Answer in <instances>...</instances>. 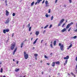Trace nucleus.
<instances>
[{
  "mask_svg": "<svg viewBox=\"0 0 77 77\" xmlns=\"http://www.w3.org/2000/svg\"><path fill=\"white\" fill-rule=\"evenodd\" d=\"M15 43H13L11 44V50H13L14 49V48H15Z\"/></svg>",
  "mask_w": 77,
  "mask_h": 77,
  "instance_id": "obj_1",
  "label": "nucleus"
},
{
  "mask_svg": "<svg viewBox=\"0 0 77 77\" xmlns=\"http://www.w3.org/2000/svg\"><path fill=\"white\" fill-rule=\"evenodd\" d=\"M24 57L25 59H27L29 57V55L27 54H26V52L25 51L24 52Z\"/></svg>",
  "mask_w": 77,
  "mask_h": 77,
  "instance_id": "obj_2",
  "label": "nucleus"
},
{
  "mask_svg": "<svg viewBox=\"0 0 77 77\" xmlns=\"http://www.w3.org/2000/svg\"><path fill=\"white\" fill-rule=\"evenodd\" d=\"M45 7H49L50 5H48L49 3H48V1H46L45 2Z\"/></svg>",
  "mask_w": 77,
  "mask_h": 77,
  "instance_id": "obj_3",
  "label": "nucleus"
},
{
  "mask_svg": "<svg viewBox=\"0 0 77 77\" xmlns=\"http://www.w3.org/2000/svg\"><path fill=\"white\" fill-rule=\"evenodd\" d=\"M10 21V20L9 19V18H8L5 22V24H8L9 23V21Z\"/></svg>",
  "mask_w": 77,
  "mask_h": 77,
  "instance_id": "obj_4",
  "label": "nucleus"
},
{
  "mask_svg": "<svg viewBox=\"0 0 77 77\" xmlns=\"http://www.w3.org/2000/svg\"><path fill=\"white\" fill-rule=\"evenodd\" d=\"M42 0H37V2H36L35 4V5H36L37 4H39L41 2Z\"/></svg>",
  "mask_w": 77,
  "mask_h": 77,
  "instance_id": "obj_5",
  "label": "nucleus"
},
{
  "mask_svg": "<svg viewBox=\"0 0 77 77\" xmlns=\"http://www.w3.org/2000/svg\"><path fill=\"white\" fill-rule=\"evenodd\" d=\"M60 48L61 50H63V45H62L60 46Z\"/></svg>",
  "mask_w": 77,
  "mask_h": 77,
  "instance_id": "obj_6",
  "label": "nucleus"
},
{
  "mask_svg": "<svg viewBox=\"0 0 77 77\" xmlns=\"http://www.w3.org/2000/svg\"><path fill=\"white\" fill-rule=\"evenodd\" d=\"M6 16H8V15H9V12H8V11L7 10H6Z\"/></svg>",
  "mask_w": 77,
  "mask_h": 77,
  "instance_id": "obj_7",
  "label": "nucleus"
},
{
  "mask_svg": "<svg viewBox=\"0 0 77 77\" xmlns=\"http://www.w3.org/2000/svg\"><path fill=\"white\" fill-rule=\"evenodd\" d=\"M69 59V56H67L66 57H64V59L66 60V59Z\"/></svg>",
  "mask_w": 77,
  "mask_h": 77,
  "instance_id": "obj_8",
  "label": "nucleus"
},
{
  "mask_svg": "<svg viewBox=\"0 0 77 77\" xmlns=\"http://www.w3.org/2000/svg\"><path fill=\"white\" fill-rule=\"evenodd\" d=\"M64 19H63L62 20H61L60 23H61L62 24V23H63V21H64Z\"/></svg>",
  "mask_w": 77,
  "mask_h": 77,
  "instance_id": "obj_9",
  "label": "nucleus"
},
{
  "mask_svg": "<svg viewBox=\"0 0 77 77\" xmlns=\"http://www.w3.org/2000/svg\"><path fill=\"white\" fill-rule=\"evenodd\" d=\"M38 39V38H37L35 40V41L33 42V44H36V41H37V40Z\"/></svg>",
  "mask_w": 77,
  "mask_h": 77,
  "instance_id": "obj_10",
  "label": "nucleus"
},
{
  "mask_svg": "<svg viewBox=\"0 0 77 77\" xmlns=\"http://www.w3.org/2000/svg\"><path fill=\"white\" fill-rule=\"evenodd\" d=\"M52 66L53 67H54L55 66V62H53L52 63Z\"/></svg>",
  "mask_w": 77,
  "mask_h": 77,
  "instance_id": "obj_11",
  "label": "nucleus"
},
{
  "mask_svg": "<svg viewBox=\"0 0 77 77\" xmlns=\"http://www.w3.org/2000/svg\"><path fill=\"white\" fill-rule=\"evenodd\" d=\"M72 47V44H71L70 45L68 48L67 49L68 50L71 48Z\"/></svg>",
  "mask_w": 77,
  "mask_h": 77,
  "instance_id": "obj_12",
  "label": "nucleus"
},
{
  "mask_svg": "<svg viewBox=\"0 0 77 77\" xmlns=\"http://www.w3.org/2000/svg\"><path fill=\"white\" fill-rule=\"evenodd\" d=\"M39 33V32L38 31H36L35 33V35H38V34Z\"/></svg>",
  "mask_w": 77,
  "mask_h": 77,
  "instance_id": "obj_13",
  "label": "nucleus"
},
{
  "mask_svg": "<svg viewBox=\"0 0 77 77\" xmlns=\"http://www.w3.org/2000/svg\"><path fill=\"white\" fill-rule=\"evenodd\" d=\"M66 30V29L64 28L63 29L62 31L61 32H64Z\"/></svg>",
  "mask_w": 77,
  "mask_h": 77,
  "instance_id": "obj_14",
  "label": "nucleus"
},
{
  "mask_svg": "<svg viewBox=\"0 0 77 77\" xmlns=\"http://www.w3.org/2000/svg\"><path fill=\"white\" fill-rule=\"evenodd\" d=\"M23 45H24V44L23 42L21 43V48H22L23 47Z\"/></svg>",
  "mask_w": 77,
  "mask_h": 77,
  "instance_id": "obj_15",
  "label": "nucleus"
},
{
  "mask_svg": "<svg viewBox=\"0 0 77 77\" xmlns=\"http://www.w3.org/2000/svg\"><path fill=\"white\" fill-rule=\"evenodd\" d=\"M56 41H54V45H56Z\"/></svg>",
  "mask_w": 77,
  "mask_h": 77,
  "instance_id": "obj_16",
  "label": "nucleus"
},
{
  "mask_svg": "<svg viewBox=\"0 0 77 77\" xmlns=\"http://www.w3.org/2000/svg\"><path fill=\"white\" fill-rule=\"evenodd\" d=\"M55 63H56V64H57V65H59V64L60 63V62H59V61H57V62H55Z\"/></svg>",
  "mask_w": 77,
  "mask_h": 77,
  "instance_id": "obj_17",
  "label": "nucleus"
},
{
  "mask_svg": "<svg viewBox=\"0 0 77 77\" xmlns=\"http://www.w3.org/2000/svg\"><path fill=\"white\" fill-rule=\"evenodd\" d=\"M70 26H69V25L68 24V25L66 26V29H68V28H69V27Z\"/></svg>",
  "mask_w": 77,
  "mask_h": 77,
  "instance_id": "obj_18",
  "label": "nucleus"
},
{
  "mask_svg": "<svg viewBox=\"0 0 77 77\" xmlns=\"http://www.w3.org/2000/svg\"><path fill=\"white\" fill-rule=\"evenodd\" d=\"M19 70L20 69H15V71L16 72H18V71H19Z\"/></svg>",
  "mask_w": 77,
  "mask_h": 77,
  "instance_id": "obj_19",
  "label": "nucleus"
},
{
  "mask_svg": "<svg viewBox=\"0 0 77 77\" xmlns=\"http://www.w3.org/2000/svg\"><path fill=\"white\" fill-rule=\"evenodd\" d=\"M71 74L73 76H74V77H75V75L74 74V73H73L71 72Z\"/></svg>",
  "mask_w": 77,
  "mask_h": 77,
  "instance_id": "obj_20",
  "label": "nucleus"
},
{
  "mask_svg": "<svg viewBox=\"0 0 77 77\" xmlns=\"http://www.w3.org/2000/svg\"><path fill=\"white\" fill-rule=\"evenodd\" d=\"M61 24H62V23L60 22V23H59V24L58 25V27H59V26H60L61 25Z\"/></svg>",
  "mask_w": 77,
  "mask_h": 77,
  "instance_id": "obj_21",
  "label": "nucleus"
},
{
  "mask_svg": "<svg viewBox=\"0 0 77 77\" xmlns=\"http://www.w3.org/2000/svg\"><path fill=\"white\" fill-rule=\"evenodd\" d=\"M69 24V26H71L72 25V24H73V22H71V23Z\"/></svg>",
  "mask_w": 77,
  "mask_h": 77,
  "instance_id": "obj_22",
  "label": "nucleus"
},
{
  "mask_svg": "<svg viewBox=\"0 0 77 77\" xmlns=\"http://www.w3.org/2000/svg\"><path fill=\"white\" fill-rule=\"evenodd\" d=\"M3 68H1V69L0 70V72H3Z\"/></svg>",
  "mask_w": 77,
  "mask_h": 77,
  "instance_id": "obj_23",
  "label": "nucleus"
},
{
  "mask_svg": "<svg viewBox=\"0 0 77 77\" xmlns=\"http://www.w3.org/2000/svg\"><path fill=\"white\" fill-rule=\"evenodd\" d=\"M48 25H47L45 27L44 29H46V28H47V27H48Z\"/></svg>",
  "mask_w": 77,
  "mask_h": 77,
  "instance_id": "obj_24",
  "label": "nucleus"
},
{
  "mask_svg": "<svg viewBox=\"0 0 77 77\" xmlns=\"http://www.w3.org/2000/svg\"><path fill=\"white\" fill-rule=\"evenodd\" d=\"M34 3H35V2H33L31 3V6H33L34 5Z\"/></svg>",
  "mask_w": 77,
  "mask_h": 77,
  "instance_id": "obj_25",
  "label": "nucleus"
},
{
  "mask_svg": "<svg viewBox=\"0 0 77 77\" xmlns=\"http://www.w3.org/2000/svg\"><path fill=\"white\" fill-rule=\"evenodd\" d=\"M6 30L5 29H4L3 30V32L4 33H6Z\"/></svg>",
  "mask_w": 77,
  "mask_h": 77,
  "instance_id": "obj_26",
  "label": "nucleus"
},
{
  "mask_svg": "<svg viewBox=\"0 0 77 77\" xmlns=\"http://www.w3.org/2000/svg\"><path fill=\"white\" fill-rule=\"evenodd\" d=\"M54 18V16H52V17L51 19V20H53Z\"/></svg>",
  "mask_w": 77,
  "mask_h": 77,
  "instance_id": "obj_27",
  "label": "nucleus"
},
{
  "mask_svg": "<svg viewBox=\"0 0 77 77\" xmlns=\"http://www.w3.org/2000/svg\"><path fill=\"white\" fill-rule=\"evenodd\" d=\"M34 56L35 57H37V56H38V54H34Z\"/></svg>",
  "mask_w": 77,
  "mask_h": 77,
  "instance_id": "obj_28",
  "label": "nucleus"
},
{
  "mask_svg": "<svg viewBox=\"0 0 77 77\" xmlns=\"http://www.w3.org/2000/svg\"><path fill=\"white\" fill-rule=\"evenodd\" d=\"M31 29H32V26H30L29 28V31H31Z\"/></svg>",
  "mask_w": 77,
  "mask_h": 77,
  "instance_id": "obj_29",
  "label": "nucleus"
},
{
  "mask_svg": "<svg viewBox=\"0 0 77 77\" xmlns=\"http://www.w3.org/2000/svg\"><path fill=\"white\" fill-rule=\"evenodd\" d=\"M73 38H74V39H76V38H77V36H74L73 37Z\"/></svg>",
  "mask_w": 77,
  "mask_h": 77,
  "instance_id": "obj_30",
  "label": "nucleus"
},
{
  "mask_svg": "<svg viewBox=\"0 0 77 77\" xmlns=\"http://www.w3.org/2000/svg\"><path fill=\"white\" fill-rule=\"evenodd\" d=\"M65 23H63V24L62 25V27H64V26H65Z\"/></svg>",
  "mask_w": 77,
  "mask_h": 77,
  "instance_id": "obj_31",
  "label": "nucleus"
},
{
  "mask_svg": "<svg viewBox=\"0 0 77 77\" xmlns=\"http://www.w3.org/2000/svg\"><path fill=\"white\" fill-rule=\"evenodd\" d=\"M45 16L46 17H47V18H48V14H45Z\"/></svg>",
  "mask_w": 77,
  "mask_h": 77,
  "instance_id": "obj_32",
  "label": "nucleus"
},
{
  "mask_svg": "<svg viewBox=\"0 0 77 77\" xmlns=\"http://www.w3.org/2000/svg\"><path fill=\"white\" fill-rule=\"evenodd\" d=\"M67 62H68V60H66L65 61L66 64V63H67Z\"/></svg>",
  "mask_w": 77,
  "mask_h": 77,
  "instance_id": "obj_33",
  "label": "nucleus"
},
{
  "mask_svg": "<svg viewBox=\"0 0 77 77\" xmlns=\"http://www.w3.org/2000/svg\"><path fill=\"white\" fill-rule=\"evenodd\" d=\"M15 13H13V17H15Z\"/></svg>",
  "mask_w": 77,
  "mask_h": 77,
  "instance_id": "obj_34",
  "label": "nucleus"
},
{
  "mask_svg": "<svg viewBox=\"0 0 77 77\" xmlns=\"http://www.w3.org/2000/svg\"><path fill=\"white\" fill-rule=\"evenodd\" d=\"M17 48H15L14 50V52H16V51H17Z\"/></svg>",
  "mask_w": 77,
  "mask_h": 77,
  "instance_id": "obj_35",
  "label": "nucleus"
},
{
  "mask_svg": "<svg viewBox=\"0 0 77 77\" xmlns=\"http://www.w3.org/2000/svg\"><path fill=\"white\" fill-rule=\"evenodd\" d=\"M51 27H52V25H51L49 27V28L50 29L51 28Z\"/></svg>",
  "mask_w": 77,
  "mask_h": 77,
  "instance_id": "obj_36",
  "label": "nucleus"
},
{
  "mask_svg": "<svg viewBox=\"0 0 77 77\" xmlns=\"http://www.w3.org/2000/svg\"><path fill=\"white\" fill-rule=\"evenodd\" d=\"M71 28H69L68 30V32H69V31H70V30H71Z\"/></svg>",
  "mask_w": 77,
  "mask_h": 77,
  "instance_id": "obj_37",
  "label": "nucleus"
},
{
  "mask_svg": "<svg viewBox=\"0 0 77 77\" xmlns=\"http://www.w3.org/2000/svg\"><path fill=\"white\" fill-rule=\"evenodd\" d=\"M5 31L6 32H9V29H5Z\"/></svg>",
  "mask_w": 77,
  "mask_h": 77,
  "instance_id": "obj_38",
  "label": "nucleus"
},
{
  "mask_svg": "<svg viewBox=\"0 0 77 77\" xmlns=\"http://www.w3.org/2000/svg\"><path fill=\"white\" fill-rule=\"evenodd\" d=\"M69 2L70 3H71V2H72V0H69Z\"/></svg>",
  "mask_w": 77,
  "mask_h": 77,
  "instance_id": "obj_39",
  "label": "nucleus"
},
{
  "mask_svg": "<svg viewBox=\"0 0 77 77\" xmlns=\"http://www.w3.org/2000/svg\"><path fill=\"white\" fill-rule=\"evenodd\" d=\"M15 52H14V51L13 53V55H14V54H15Z\"/></svg>",
  "mask_w": 77,
  "mask_h": 77,
  "instance_id": "obj_40",
  "label": "nucleus"
},
{
  "mask_svg": "<svg viewBox=\"0 0 77 77\" xmlns=\"http://www.w3.org/2000/svg\"><path fill=\"white\" fill-rule=\"evenodd\" d=\"M45 32H46V31H45V30H44L43 32V34H44V33H45Z\"/></svg>",
  "mask_w": 77,
  "mask_h": 77,
  "instance_id": "obj_41",
  "label": "nucleus"
},
{
  "mask_svg": "<svg viewBox=\"0 0 77 77\" xmlns=\"http://www.w3.org/2000/svg\"><path fill=\"white\" fill-rule=\"evenodd\" d=\"M5 4H8L7 2V0H5Z\"/></svg>",
  "mask_w": 77,
  "mask_h": 77,
  "instance_id": "obj_42",
  "label": "nucleus"
},
{
  "mask_svg": "<svg viewBox=\"0 0 77 77\" xmlns=\"http://www.w3.org/2000/svg\"><path fill=\"white\" fill-rule=\"evenodd\" d=\"M74 31L75 32H77V28L75 30H74Z\"/></svg>",
  "mask_w": 77,
  "mask_h": 77,
  "instance_id": "obj_43",
  "label": "nucleus"
},
{
  "mask_svg": "<svg viewBox=\"0 0 77 77\" xmlns=\"http://www.w3.org/2000/svg\"><path fill=\"white\" fill-rule=\"evenodd\" d=\"M64 8H66V5H64Z\"/></svg>",
  "mask_w": 77,
  "mask_h": 77,
  "instance_id": "obj_44",
  "label": "nucleus"
},
{
  "mask_svg": "<svg viewBox=\"0 0 77 77\" xmlns=\"http://www.w3.org/2000/svg\"><path fill=\"white\" fill-rule=\"evenodd\" d=\"M35 47H32V50H35Z\"/></svg>",
  "mask_w": 77,
  "mask_h": 77,
  "instance_id": "obj_45",
  "label": "nucleus"
},
{
  "mask_svg": "<svg viewBox=\"0 0 77 77\" xmlns=\"http://www.w3.org/2000/svg\"><path fill=\"white\" fill-rule=\"evenodd\" d=\"M14 33H13L12 35V37H14Z\"/></svg>",
  "mask_w": 77,
  "mask_h": 77,
  "instance_id": "obj_46",
  "label": "nucleus"
},
{
  "mask_svg": "<svg viewBox=\"0 0 77 77\" xmlns=\"http://www.w3.org/2000/svg\"><path fill=\"white\" fill-rule=\"evenodd\" d=\"M44 2H45V0H43V2H42V4H43V3H44Z\"/></svg>",
  "mask_w": 77,
  "mask_h": 77,
  "instance_id": "obj_47",
  "label": "nucleus"
},
{
  "mask_svg": "<svg viewBox=\"0 0 77 77\" xmlns=\"http://www.w3.org/2000/svg\"><path fill=\"white\" fill-rule=\"evenodd\" d=\"M45 58H47V57L46 56H45Z\"/></svg>",
  "mask_w": 77,
  "mask_h": 77,
  "instance_id": "obj_48",
  "label": "nucleus"
},
{
  "mask_svg": "<svg viewBox=\"0 0 77 77\" xmlns=\"http://www.w3.org/2000/svg\"><path fill=\"white\" fill-rule=\"evenodd\" d=\"M28 27H30V23H29L28 24Z\"/></svg>",
  "mask_w": 77,
  "mask_h": 77,
  "instance_id": "obj_49",
  "label": "nucleus"
},
{
  "mask_svg": "<svg viewBox=\"0 0 77 77\" xmlns=\"http://www.w3.org/2000/svg\"><path fill=\"white\" fill-rule=\"evenodd\" d=\"M59 46H60V47L61 46V43H59Z\"/></svg>",
  "mask_w": 77,
  "mask_h": 77,
  "instance_id": "obj_50",
  "label": "nucleus"
},
{
  "mask_svg": "<svg viewBox=\"0 0 77 77\" xmlns=\"http://www.w3.org/2000/svg\"><path fill=\"white\" fill-rule=\"evenodd\" d=\"M52 45V44L51 45V48H53V46Z\"/></svg>",
  "mask_w": 77,
  "mask_h": 77,
  "instance_id": "obj_51",
  "label": "nucleus"
},
{
  "mask_svg": "<svg viewBox=\"0 0 77 77\" xmlns=\"http://www.w3.org/2000/svg\"><path fill=\"white\" fill-rule=\"evenodd\" d=\"M48 13H50V9L49 10Z\"/></svg>",
  "mask_w": 77,
  "mask_h": 77,
  "instance_id": "obj_52",
  "label": "nucleus"
},
{
  "mask_svg": "<svg viewBox=\"0 0 77 77\" xmlns=\"http://www.w3.org/2000/svg\"><path fill=\"white\" fill-rule=\"evenodd\" d=\"M75 60L76 61H77V57H76Z\"/></svg>",
  "mask_w": 77,
  "mask_h": 77,
  "instance_id": "obj_53",
  "label": "nucleus"
},
{
  "mask_svg": "<svg viewBox=\"0 0 77 77\" xmlns=\"http://www.w3.org/2000/svg\"><path fill=\"white\" fill-rule=\"evenodd\" d=\"M44 40H42V41H41V43H42V42H43V41Z\"/></svg>",
  "mask_w": 77,
  "mask_h": 77,
  "instance_id": "obj_54",
  "label": "nucleus"
},
{
  "mask_svg": "<svg viewBox=\"0 0 77 77\" xmlns=\"http://www.w3.org/2000/svg\"><path fill=\"white\" fill-rule=\"evenodd\" d=\"M47 65H50V63H47Z\"/></svg>",
  "mask_w": 77,
  "mask_h": 77,
  "instance_id": "obj_55",
  "label": "nucleus"
},
{
  "mask_svg": "<svg viewBox=\"0 0 77 77\" xmlns=\"http://www.w3.org/2000/svg\"><path fill=\"white\" fill-rule=\"evenodd\" d=\"M16 63L17 64H18V61Z\"/></svg>",
  "mask_w": 77,
  "mask_h": 77,
  "instance_id": "obj_56",
  "label": "nucleus"
},
{
  "mask_svg": "<svg viewBox=\"0 0 77 77\" xmlns=\"http://www.w3.org/2000/svg\"><path fill=\"white\" fill-rule=\"evenodd\" d=\"M67 21H68V20L66 19V22H67Z\"/></svg>",
  "mask_w": 77,
  "mask_h": 77,
  "instance_id": "obj_57",
  "label": "nucleus"
},
{
  "mask_svg": "<svg viewBox=\"0 0 77 77\" xmlns=\"http://www.w3.org/2000/svg\"><path fill=\"white\" fill-rule=\"evenodd\" d=\"M57 0H56V1H55V3H57Z\"/></svg>",
  "mask_w": 77,
  "mask_h": 77,
  "instance_id": "obj_58",
  "label": "nucleus"
},
{
  "mask_svg": "<svg viewBox=\"0 0 77 77\" xmlns=\"http://www.w3.org/2000/svg\"><path fill=\"white\" fill-rule=\"evenodd\" d=\"M31 40V41H32V40H33V38H32Z\"/></svg>",
  "mask_w": 77,
  "mask_h": 77,
  "instance_id": "obj_59",
  "label": "nucleus"
},
{
  "mask_svg": "<svg viewBox=\"0 0 77 77\" xmlns=\"http://www.w3.org/2000/svg\"><path fill=\"white\" fill-rule=\"evenodd\" d=\"M6 6H8V4H5Z\"/></svg>",
  "mask_w": 77,
  "mask_h": 77,
  "instance_id": "obj_60",
  "label": "nucleus"
},
{
  "mask_svg": "<svg viewBox=\"0 0 77 77\" xmlns=\"http://www.w3.org/2000/svg\"><path fill=\"white\" fill-rule=\"evenodd\" d=\"M42 74H44V72H42Z\"/></svg>",
  "mask_w": 77,
  "mask_h": 77,
  "instance_id": "obj_61",
  "label": "nucleus"
},
{
  "mask_svg": "<svg viewBox=\"0 0 77 77\" xmlns=\"http://www.w3.org/2000/svg\"><path fill=\"white\" fill-rule=\"evenodd\" d=\"M76 26V28H77V23Z\"/></svg>",
  "mask_w": 77,
  "mask_h": 77,
  "instance_id": "obj_62",
  "label": "nucleus"
},
{
  "mask_svg": "<svg viewBox=\"0 0 77 77\" xmlns=\"http://www.w3.org/2000/svg\"><path fill=\"white\" fill-rule=\"evenodd\" d=\"M52 54H53V53H51V55H52Z\"/></svg>",
  "mask_w": 77,
  "mask_h": 77,
  "instance_id": "obj_63",
  "label": "nucleus"
},
{
  "mask_svg": "<svg viewBox=\"0 0 77 77\" xmlns=\"http://www.w3.org/2000/svg\"><path fill=\"white\" fill-rule=\"evenodd\" d=\"M3 77H6V76L5 75L3 76Z\"/></svg>",
  "mask_w": 77,
  "mask_h": 77,
  "instance_id": "obj_64",
  "label": "nucleus"
}]
</instances>
